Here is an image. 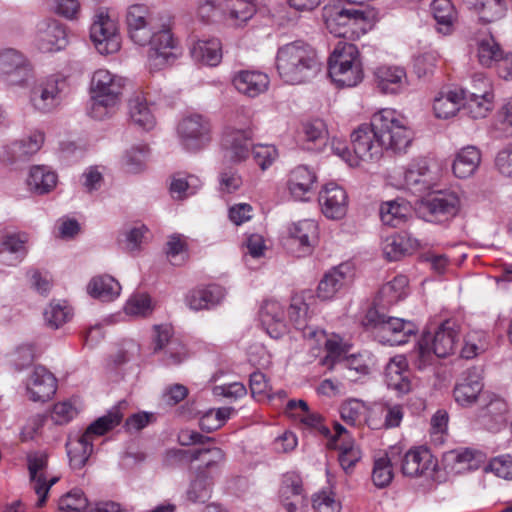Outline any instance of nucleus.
Returning a JSON list of instances; mask_svg holds the SVG:
<instances>
[{"instance_id": "nucleus-12", "label": "nucleus", "mask_w": 512, "mask_h": 512, "mask_svg": "<svg viewBox=\"0 0 512 512\" xmlns=\"http://www.w3.org/2000/svg\"><path fill=\"white\" fill-rule=\"evenodd\" d=\"M177 133L185 149L198 151L211 140V124L201 114H190L179 122Z\"/></svg>"}, {"instance_id": "nucleus-40", "label": "nucleus", "mask_w": 512, "mask_h": 512, "mask_svg": "<svg viewBox=\"0 0 512 512\" xmlns=\"http://www.w3.org/2000/svg\"><path fill=\"white\" fill-rule=\"evenodd\" d=\"M462 104L458 90L442 91L433 101L434 115L439 119H449L457 114Z\"/></svg>"}, {"instance_id": "nucleus-21", "label": "nucleus", "mask_w": 512, "mask_h": 512, "mask_svg": "<svg viewBox=\"0 0 512 512\" xmlns=\"http://www.w3.org/2000/svg\"><path fill=\"white\" fill-rule=\"evenodd\" d=\"M55 376L43 366H36L26 381V391L30 400L44 402L56 392Z\"/></svg>"}, {"instance_id": "nucleus-17", "label": "nucleus", "mask_w": 512, "mask_h": 512, "mask_svg": "<svg viewBox=\"0 0 512 512\" xmlns=\"http://www.w3.org/2000/svg\"><path fill=\"white\" fill-rule=\"evenodd\" d=\"M317 180V174L312 168L299 165L288 174L287 190L295 201L307 202L315 194Z\"/></svg>"}, {"instance_id": "nucleus-31", "label": "nucleus", "mask_w": 512, "mask_h": 512, "mask_svg": "<svg viewBox=\"0 0 512 512\" xmlns=\"http://www.w3.org/2000/svg\"><path fill=\"white\" fill-rule=\"evenodd\" d=\"M288 316L295 329L302 332L304 338L313 339L318 335L324 336L323 330H317L308 323V305L300 295H295L291 299L288 309Z\"/></svg>"}, {"instance_id": "nucleus-56", "label": "nucleus", "mask_w": 512, "mask_h": 512, "mask_svg": "<svg viewBox=\"0 0 512 512\" xmlns=\"http://www.w3.org/2000/svg\"><path fill=\"white\" fill-rule=\"evenodd\" d=\"M58 507L61 512H87L89 502L81 489L74 488L59 499Z\"/></svg>"}, {"instance_id": "nucleus-20", "label": "nucleus", "mask_w": 512, "mask_h": 512, "mask_svg": "<svg viewBox=\"0 0 512 512\" xmlns=\"http://www.w3.org/2000/svg\"><path fill=\"white\" fill-rule=\"evenodd\" d=\"M375 83L383 94H400L408 89L406 70L401 66L382 65L374 71Z\"/></svg>"}, {"instance_id": "nucleus-63", "label": "nucleus", "mask_w": 512, "mask_h": 512, "mask_svg": "<svg viewBox=\"0 0 512 512\" xmlns=\"http://www.w3.org/2000/svg\"><path fill=\"white\" fill-rule=\"evenodd\" d=\"M79 413L76 401L65 400L54 404L51 418L55 424L64 425L74 419Z\"/></svg>"}, {"instance_id": "nucleus-36", "label": "nucleus", "mask_w": 512, "mask_h": 512, "mask_svg": "<svg viewBox=\"0 0 512 512\" xmlns=\"http://www.w3.org/2000/svg\"><path fill=\"white\" fill-rule=\"evenodd\" d=\"M224 298V291L220 286L210 285L204 288L191 290L186 296L187 306L194 311L209 309Z\"/></svg>"}, {"instance_id": "nucleus-41", "label": "nucleus", "mask_w": 512, "mask_h": 512, "mask_svg": "<svg viewBox=\"0 0 512 512\" xmlns=\"http://www.w3.org/2000/svg\"><path fill=\"white\" fill-rule=\"evenodd\" d=\"M431 13L437 23L438 32L448 35L457 20V12L450 0H433Z\"/></svg>"}, {"instance_id": "nucleus-51", "label": "nucleus", "mask_w": 512, "mask_h": 512, "mask_svg": "<svg viewBox=\"0 0 512 512\" xmlns=\"http://www.w3.org/2000/svg\"><path fill=\"white\" fill-rule=\"evenodd\" d=\"M479 19L483 23H492L502 19L506 13L504 0H478L475 5Z\"/></svg>"}, {"instance_id": "nucleus-26", "label": "nucleus", "mask_w": 512, "mask_h": 512, "mask_svg": "<svg viewBox=\"0 0 512 512\" xmlns=\"http://www.w3.org/2000/svg\"><path fill=\"white\" fill-rule=\"evenodd\" d=\"M29 235L25 232L7 233L0 238V261L16 266L28 253Z\"/></svg>"}, {"instance_id": "nucleus-6", "label": "nucleus", "mask_w": 512, "mask_h": 512, "mask_svg": "<svg viewBox=\"0 0 512 512\" xmlns=\"http://www.w3.org/2000/svg\"><path fill=\"white\" fill-rule=\"evenodd\" d=\"M459 342V329L455 322L445 321L433 335L424 334L418 342L417 367L422 369L431 364L432 354L439 358L452 355Z\"/></svg>"}, {"instance_id": "nucleus-46", "label": "nucleus", "mask_w": 512, "mask_h": 512, "mask_svg": "<svg viewBox=\"0 0 512 512\" xmlns=\"http://www.w3.org/2000/svg\"><path fill=\"white\" fill-rule=\"evenodd\" d=\"M407 287L408 278L405 275H397L381 287L379 296L385 303L394 304L407 295Z\"/></svg>"}, {"instance_id": "nucleus-30", "label": "nucleus", "mask_w": 512, "mask_h": 512, "mask_svg": "<svg viewBox=\"0 0 512 512\" xmlns=\"http://www.w3.org/2000/svg\"><path fill=\"white\" fill-rule=\"evenodd\" d=\"M419 246V241L406 232L389 235L382 241L383 254L389 261L400 260L415 252Z\"/></svg>"}, {"instance_id": "nucleus-18", "label": "nucleus", "mask_w": 512, "mask_h": 512, "mask_svg": "<svg viewBox=\"0 0 512 512\" xmlns=\"http://www.w3.org/2000/svg\"><path fill=\"white\" fill-rule=\"evenodd\" d=\"M319 205L323 215L332 220L342 219L348 208V195L334 182L327 183L319 192Z\"/></svg>"}, {"instance_id": "nucleus-22", "label": "nucleus", "mask_w": 512, "mask_h": 512, "mask_svg": "<svg viewBox=\"0 0 512 512\" xmlns=\"http://www.w3.org/2000/svg\"><path fill=\"white\" fill-rule=\"evenodd\" d=\"M460 198L453 191L439 192L427 200L425 207L431 222H444L455 217L460 210Z\"/></svg>"}, {"instance_id": "nucleus-7", "label": "nucleus", "mask_w": 512, "mask_h": 512, "mask_svg": "<svg viewBox=\"0 0 512 512\" xmlns=\"http://www.w3.org/2000/svg\"><path fill=\"white\" fill-rule=\"evenodd\" d=\"M366 324L371 325L379 342L390 346H398L415 339L418 326L410 321L398 317L379 314L376 310H369L366 315Z\"/></svg>"}, {"instance_id": "nucleus-3", "label": "nucleus", "mask_w": 512, "mask_h": 512, "mask_svg": "<svg viewBox=\"0 0 512 512\" xmlns=\"http://www.w3.org/2000/svg\"><path fill=\"white\" fill-rule=\"evenodd\" d=\"M276 68L285 83L302 84L317 74L320 60L312 46L303 41H294L278 49Z\"/></svg>"}, {"instance_id": "nucleus-54", "label": "nucleus", "mask_w": 512, "mask_h": 512, "mask_svg": "<svg viewBox=\"0 0 512 512\" xmlns=\"http://www.w3.org/2000/svg\"><path fill=\"white\" fill-rule=\"evenodd\" d=\"M366 411L367 405L358 399L347 400L340 407L342 420L351 426H361L364 422Z\"/></svg>"}, {"instance_id": "nucleus-42", "label": "nucleus", "mask_w": 512, "mask_h": 512, "mask_svg": "<svg viewBox=\"0 0 512 512\" xmlns=\"http://www.w3.org/2000/svg\"><path fill=\"white\" fill-rule=\"evenodd\" d=\"M26 182L31 191L44 194L55 187L57 176L47 167L34 166L30 169Z\"/></svg>"}, {"instance_id": "nucleus-34", "label": "nucleus", "mask_w": 512, "mask_h": 512, "mask_svg": "<svg viewBox=\"0 0 512 512\" xmlns=\"http://www.w3.org/2000/svg\"><path fill=\"white\" fill-rule=\"evenodd\" d=\"M328 131L321 119H314L303 123L300 141L303 149L308 151L321 150L327 142Z\"/></svg>"}, {"instance_id": "nucleus-55", "label": "nucleus", "mask_w": 512, "mask_h": 512, "mask_svg": "<svg viewBox=\"0 0 512 512\" xmlns=\"http://www.w3.org/2000/svg\"><path fill=\"white\" fill-rule=\"evenodd\" d=\"M477 55L483 66H491L502 59V51L492 36H485L478 40Z\"/></svg>"}, {"instance_id": "nucleus-50", "label": "nucleus", "mask_w": 512, "mask_h": 512, "mask_svg": "<svg viewBox=\"0 0 512 512\" xmlns=\"http://www.w3.org/2000/svg\"><path fill=\"white\" fill-rule=\"evenodd\" d=\"M408 211L409 208L405 203L397 200L387 201L380 207V218L383 224L397 227L404 221Z\"/></svg>"}, {"instance_id": "nucleus-15", "label": "nucleus", "mask_w": 512, "mask_h": 512, "mask_svg": "<svg viewBox=\"0 0 512 512\" xmlns=\"http://www.w3.org/2000/svg\"><path fill=\"white\" fill-rule=\"evenodd\" d=\"M153 351L164 350L162 363L165 366L179 365L187 358L184 345L177 339H173V330L169 325H156L154 327Z\"/></svg>"}, {"instance_id": "nucleus-1", "label": "nucleus", "mask_w": 512, "mask_h": 512, "mask_svg": "<svg viewBox=\"0 0 512 512\" xmlns=\"http://www.w3.org/2000/svg\"><path fill=\"white\" fill-rule=\"evenodd\" d=\"M412 139L406 119L394 109H382L372 116L370 124H362L352 132L355 157L348 158L347 163L358 167L361 162L379 160L384 150L405 151Z\"/></svg>"}, {"instance_id": "nucleus-14", "label": "nucleus", "mask_w": 512, "mask_h": 512, "mask_svg": "<svg viewBox=\"0 0 512 512\" xmlns=\"http://www.w3.org/2000/svg\"><path fill=\"white\" fill-rule=\"evenodd\" d=\"M33 43L40 52H58L68 44L66 29L55 19H44L36 26Z\"/></svg>"}, {"instance_id": "nucleus-9", "label": "nucleus", "mask_w": 512, "mask_h": 512, "mask_svg": "<svg viewBox=\"0 0 512 512\" xmlns=\"http://www.w3.org/2000/svg\"><path fill=\"white\" fill-rule=\"evenodd\" d=\"M67 89L65 77L51 75L31 90L29 102L35 111L42 114L51 113L62 104Z\"/></svg>"}, {"instance_id": "nucleus-10", "label": "nucleus", "mask_w": 512, "mask_h": 512, "mask_svg": "<svg viewBox=\"0 0 512 512\" xmlns=\"http://www.w3.org/2000/svg\"><path fill=\"white\" fill-rule=\"evenodd\" d=\"M441 173L439 165L428 158H418L404 172V186L414 194L422 195L437 185Z\"/></svg>"}, {"instance_id": "nucleus-32", "label": "nucleus", "mask_w": 512, "mask_h": 512, "mask_svg": "<svg viewBox=\"0 0 512 512\" xmlns=\"http://www.w3.org/2000/svg\"><path fill=\"white\" fill-rule=\"evenodd\" d=\"M44 143V134L39 130L31 132L21 140L11 143L6 148V159L10 162L24 160L37 153Z\"/></svg>"}, {"instance_id": "nucleus-62", "label": "nucleus", "mask_w": 512, "mask_h": 512, "mask_svg": "<svg viewBox=\"0 0 512 512\" xmlns=\"http://www.w3.org/2000/svg\"><path fill=\"white\" fill-rule=\"evenodd\" d=\"M199 180L194 176L174 177L170 184V193L174 199L182 200L196 192Z\"/></svg>"}, {"instance_id": "nucleus-5", "label": "nucleus", "mask_w": 512, "mask_h": 512, "mask_svg": "<svg viewBox=\"0 0 512 512\" xmlns=\"http://www.w3.org/2000/svg\"><path fill=\"white\" fill-rule=\"evenodd\" d=\"M329 76L339 87H354L363 80V68L357 47L339 42L329 58Z\"/></svg>"}, {"instance_id": "nucleus-8", "label": "nucleus", "mask_w": 512, "mask_h": 512, "mask_svg": "<svg viewBox=\"0 0 512 512\" xmlns=\"http://www.w3.org/2000/svg\"><path fill=\"white\" fill-rule=\"evenodd\" d=\"M202 455H209L205 460V466L199 467L195 478L190 482L186 490V498L192 503H205L211 497L212 481L207 475V470L216 467L224 460V452L220 448L199 449L192 453L191 460H199Z\"/></svg>"}, {"instance_id": "nucleus-37", "label": "nucleus", "mask_w": 512, "mask_h": 512, "mask_svg": "<svg viewBox=\"0 0 512 512\" xmlns=\"http://www.w3.org/2000/svg\"><path fill=\"white\" fill-rule=\"evenodd\" d=\"M66 448L70 466L73 469H81L92 454L93 441L83 433L78 437L69 438Z\"/></svg>"}, {"instance_id": "nucleus-13", "label": "nucleus", "mask_w": 512, "mask_h": 512, "mask_svg": "<svg viewBox=\"0 0 512 512\" xmlns=\"http://www.w3.org/2000/svg\"><path fill=\"white\" fill-rule=\"evenodd\" d=\"M507 412L508 404L504 398L493 392L485 391L480 396L475 421L487 430L496 431L506 422Z\"/></svg>"}, {"instance_id": "nucleus-43", "label": "nucleus", "mask_w": 512, "mask_h": 512, "mask_svg": "<svg viewBox=\"0 0 512 512\" xmlns=\"http://www.w3.org/2000/svg\"><path fill=\"white\" fill-rule=\"evenodd\" d=\"M374 365L373 358L363 354L351 355L343 359L340 366L346 369L344 377L350 381H357L370 374Z\"/></svg>"}, {"instance_id": "nucleus-48", "label": "nucleus", "mask_w": 512, "mask_h": 512, "mask_svg": "<svg viewBox=\"0 0 512 512\" xmlns=\"http://www.w3.org/2000/svg\"><path fill=\"white\" fill-rule=\"evenodd\" d=\"M122 420V414L119 408L111 409L106 415L99 417L92 422L84 432L93 441L95 436H102L109 430L117 426Z\"/></svg>"}, {"instance_id": "nucleus-35", "label": "nucleus", "mask_w": 512, "mask_h": 512, "mask_svg": "<svg viewBox=\"0 0 512 512\" xmlns=\"http://www.w3.org/2000/svg\"><path fill=\"white\" fill-rule=\"evenodd\" d=\"M481 163V152L476 146H466L455 155L452 170L460 179L471 177Z\"/></svg>"}, {"instance_id": "nucleus-39", "label": "nucleus", "mask_w": 512, "mask_h": 512, "mask_svg": "<svg viewBox=\"0 0 512 512\" xmlns=\"http://www.w3.org/2000/svg\"><path fill=\"white\" fill-rule=\"evenodd\" d=\"M195 61L208 66H216L222 59L221 43L218 39L198 40L191 48Z\"/></svg>"}, {"instance_id": "nucleus-49", "label": "nucleus", "mask_w": 512, "mask_h": 512, "mask_svg": "<svg viewBox=\"0 0 512 512\" xmlns=\"http://www.w3.org/2000/svg\"><path fill=\"white\" fill-rule=\"evenodd\" d=\"M223 11L236 23H244L252 18L256 7L250 0H226Z\"/></svg>"}, {"instance_id": "nucleus-52", "label": "nucleus", "mask_w": 512, "mask_h": 512, "mask_svg": "<svg viewBox=\"0 0 512 512\" xmlns=\"http://www.w3.org/2000/svg\"><path fill=\"white\" fill-rule=\"evenodd\" d=\"M487 335L483 331H471L464 338V345L460 355L465 359H472L488 349Z\"/></svg>"}, {"instance_id": "nucleus-57", "label": "nucleus", "mask_w": 512, "mask_h": 512, "mask_svg": "<svg viewBox=\"0 0 512 512\" xmlns=\"http://www.w3.org/2000/svg\"><path fill=\"white\" fill-rule=\"evenodd\" d=\"M232 411L233 409L230 407H222L207 411L200 418V428L206 432H212L221 428L230 418Z\"/></svg>"}, {"instance_id": "nucleus-60", "label": "nucleus", "mask_w": 512, "mask_h": 512, "mask_svg": "<svg viewBox=\"0 0 512 512\" xmlns=\"http://www.w3.org/2000/svg\"><path fill=\"white\" fill-rule=\"evenodd\" d=\"M27 466L32 486L38 483L39 478L47 474L48 455L45 452H31L27 455Z\"/></svg>"}, {"instance_id": "nucleus-24", "label": "nucleus", "mask_w": 512, "mask_h": 512, "mask_svg": "<svg viewBox=\"0 0 512 512\" xmlns=\"http://www.w3.org/2000/svg\"><path fill=\"white\" fill-rule=\"evenodd\" d=\"M436 461L427 448L416 447L407 451L402 459V473L409 477L429 475L435 471Z\"/></svg>"}, {"instance_id": "nucleus-28", "label": "nucleus", "mask_w": 512, "mask_h": 512, "mask_svg": "<svg viewBox=\"0 0 512 512\" xmlns=\"http://www.w3.org/2000/svg\"><path fill=\"white\" fill-rule=\"evenodd\" d=\"M232 83L239 93L254 98L267 91L270 80L263 72L241 70L234 74Z\"/></svg>"}, {"instance_id": "nucleus-23", "label": "nucleus", "mask_w": 512, "mask_h": 512, "mask_svg": "<svg viewBox=\"0 0 512 512\" xmlns=\"http://www.w3.org/2000/svg\"><path fill=\"white\" fill-rule=\"evenodd\" d=\"M259 317L263 329L271 338L278 339L288 331L284 306L277 300H266L261 306Z\"/></svg>"}, {"instance_id": "nucleus-29", "label": "nucleus", "mask_w": 512, "mask_h": 512, "mask_svg": "<svg viewBox=\"0 0 512 512\" xmlns=\"http://www.w3.org/2000/svg\"><path fill=\"white\" fill-rule=\"evenodd\" d=\"M483 387L480 375L475 370L467 371L454 387V399L460 406L470 407L476 402H480V396L484 392Z\"/></svg>"}, {"instance_id": "nucleus-47", "label": "nucleus", "mask_w": 512, "mask_h": 512, "mask_svg": "<svg viewBox=\"0 0 512 512\" xmlns=\"http://www.w3.org/2000/svg\"><path fill=\"white\" fill-rule=\"evenodd\" d=\"M463 98H494L491 81L483 74H475L469 84L458 90Z\"/></svg>"}, {"instance_id": "nucleus-38", "label": "nucleus", "mask_w": 512, "mask_h": 512, "mask_svg": "<svg viewBox=\"0 0 512 512\" xmlns=\"http://www.w3.org/2000/svg\"><path fill=\"white\" fill-rule=\"evenodd\" d=\"M88 293L101 301H113L120 295L121 285L109 275L96 276L87 287Z\"/></svg>"}, {"instance_id": "nucleus-27", "label": "nucleus", "mask_w": 512, "mask_h": 512, "mask_svg": "<svg viewBox=\"0 0 512 512\" xmlns=\"http://www.w3.org/2000/svg\"><path fill=\"white\" fill-rule=\"evenodd\" d=\"M290 239L293 245H297V256L310 254L318 239V224L311 219H305L294 223L290 229Z\"/></svg>"}, {"instance_id": "nucleus-45", "label": "nucleus", "mask_w": 512, "mask_h": 512, "mask_svg": "<svg viewBox=\"0 0 512 512\" xmlns=\"http://www.w3.org/2000/svg\"><path fill=\"white\" fill-rule=\"evenodd\" d=\"M72 308L65 301H52L44 310V319L50 328L58 329L71 320Z\"/></svg>"}, {"instance_id": "nucleus-61", "label": "nucleus", "mask_w": 512, "mask_h": 512, "mask_svg": "<svg viewBox=\"0 0 512 512\" xmlns=\"http://www.w3.org/2000/svg\"><path fill=\"white\" fill-rule=\"evenodd\" d=\"M125 312L131 316L145 317L148 316L153 306L149 295L144 293L133 294L126 302Z\"/></svg>"}, {"instance_id": "nucleus-19", "label": "nucleus", "mask_w": 512, "mask_h": 512, "mask_svg": "<svg viewBox=\"0 0 512 512\" xmlns=\"http://www.w3.org/2000/svg\"><path fill=\"white\" fill-rule=\"evenodd\" d=\"M354 277L352 264L342 263L329 270L317 287V297L322 300L332 299L343 287L348 285Z\"/></svg>"}, {"instance_id": "nucleus-2", "label": "nucleus", "mask_w": 512, "mask_h": 512, "mask_svg": "<svg viewBox=\"0 0 512 512\" xmlns=\"http://www.w3.org/2000/svg\"><path fill=\"white\" fill-rule=\"evenodd\" d=\"M126 22L129 36L134 43L140 46L149 44L147 58L151 70H161L176 59V41L169 25L159 23L146 6H130Z\"/></svg>"}, {"instance_id": "nucleus-16", "label": "nucleus", "mask_w": 512, "mask_h": 512, "mask_svg": "<svg viewBox=\"0 0 512 512\" xmlns=\"http://www.w3.org/2000/svg\"><path fill=\"white\" fill-rule=\"evenodd\" d=\"M249 121L246 127H228L222 139L224 158L233 162L241 163L245 161L250 154V140L252 130L249 127Z\"/></svg>"}, {"instance_id": "nucleus-4", "label": "nucleus", "mask_w": 512, "mask_h": 512, "mask_svg": "<svg viewBox=\"0 0 512 512\" xmlns=\"http://www.w3.org/2000/svg\"><path fill=\"white\" fill-rule=\"evenodd\" d=\"M125 86V80L106 69L96 70L91 78V106L89 115L97 120L105 118L110 109L119 102Z\"/></svg>"}, {"instance_id": "nucleus-33", "label": "nucleus", "mask_w": 512, "mask_h": 512, "mask_svg": "<svg viewBox=\"0 0 512 512\" xmlns=\"http://www.w3.org/2000/svg\"><path fill=\"white\" fill-rule=\"evenodd\" d=\"M129 116L135 125L144 130H151L156 124L154 113L143 92H137L130 98Z\"/></svg>"}, {"instance_id": "nucleus-25", "label": "nucleus", "mask_w": 512, "mask_h": 512, "mask_svg": "<svg viewBox=\"0 0 512 512\" xmlns=\"http://www.w3.org/2000/svg\"><path fill=\"white\" fill-rule=\"evenodd\" d=\"M329 446L339 450V463L345 471L361 459L360 449L355 445L346 428L339 423L334 424V435L331 437Z\"/></svg>"}, {"instance_id": "nucleus-44", "label": "nucleus", "mask_w": 512, "mask_h": 512, "mask_svg": "<svg viewBox=\"0 0 512 512\" xmlns=\"http://www.w3.org/2000/svg\"><path fill=\"white\" fill-rule=\"evenodd\" d=\"M317 341L324 340L326 356L322 359V365L328 369H333L336 364H341L343 356L346 353L345 344L341 337L333 335L330 338H326V335H318L315 337Z\"/></svg>"}, {"instance_id": "nucleus-11", "label": "nucleus", "mask_w": 512, "mask_h": 512, "mask_svg": "<svg viewBox=\"0 0 512 512\" xmlns=\"http://www.w3.org/2000/svg\"><path fill=\"white\" fill-rule=\"evenodd\" d=\"M90 38L97 51L103 55L116 53L121 47L117 22L102 9L94 15L90 27Z\"/></svg>"}, {"instance_id": "nucleus-64", "label": "nucleus", "mask_w": 512, "mask_h": 512, "mask_svg": "<svg viewBox=\"0 0 512 512\" xmlns=\"http://www.w3.org/2000/svg\"><path fill=\"white\" fill-rule=\"evenodd\" d=\"M186 241L180 234L171 235L167 241L166 254L172 265H181L186 259Z\"/></svg>"}, {"instance_id": "nucleus-59", "label": "nucleus", "mask_w": 512, "mask_h": 512, "mask_svg": "<svg viewBox=\"0 0 512 512\" xmlns=\"http://www.w3.org/2000/svg\"><path fill=\"white\" fill-rule=\"evenodd\" d=\"M5 84L11 88H24L34 79L33 68L30 62L22 64L2 76Z\"/></svg>"}, {"instance_id": "nucleus-58", "label": "nucleus", "mask_w": 512, "mask_h": 512, "mask_svg": "<svg viewBox=\"0 0 512 512\" xmlns=\"http://www.w3.org/2000/svg\"><path fill=\"white\" fill-rule=\"evenodd\" d=\"M149 149L146 145H137L128 149L123 156V165L128 172H140L147 161Z\"/></svg>"}, {"instance_id": "nucleus-53", "label": "nucleus", "mask_w": 512, "mask_h": 512, "mask_svg": "<svg viewBox=\"0 0 512 512\" xmlns=\"http://www.w3.org/2000/svg\"><path fill=\"white\" fill-rule=\"evenodd\" d=\"M393 478L392 458L388 453H380L375 457L372 480L377 487L387 486Z\"/></svg>"}]
</instances>
